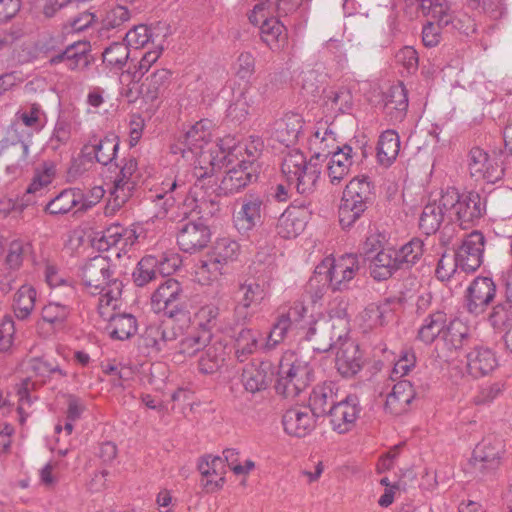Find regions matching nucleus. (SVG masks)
Listing matches in <instances>:
<instances>
[{
    "mask_svg": "<svg viewBox=\"0 0 512 512\" xmlns=\"http://www.w3.org/2000/svg\"><path fill=\"white\" fill-rule=\"evenodd\" d=\"M261 334L257 330L243 327L234 336L235 357L244 362L254 354L258 348Z\"/></svg>",
    "mask_w": 512,
    "mask_h": 512,
    "instance_id": "c03bdc74",
    "label": "nucleus"
},
{
    "mask_svg": "<svg viewBox=\"0 0 512 512\" xmlns=\"http://www.w3.org/2000/svg\"><path fill=\"white\" fill-rule=\"evenodd\" d=\"M211 253L227 266L238 258L240 245L229 237H223L215 242Z\"/></svg>",
    "mask_w": 512,
    "mask_h": 512,
    "instance_id": "0e129e2a",
    "label": "nucleus"
},
{
    "mask_svg": "<svg viewBox=\"0 0 512 512\" xmlns=\"http://www.w3.org/2000/svg\"><path fill=\"white\" fill-rule=\"evenodd\" d=\"M400 151V137L395 130L388 129L381 133L377 143V160L380 165L389 167L396 160Z\"/></svg>",
    "mask_w": 512,
    "mask_h": 512,
    "instance_id": "37998d69",
    "label": "nucleus"
},
{
    "mask_svg": "<svg viewBox=\"0 0 512 512\" xmlns=\"http://www.w3.org/2000/svg\"><path fill=\"white\" fill-rule=\"evenodd\" d=\"M219 149L222 153V158L219 161H228L232 164L235 161H239L246 166H254V170L259 173V164L257 160L262 154L263 142L259 137H251V140L244 143L238 144L233 147H228L227 151L224 148L223 143L219 145Z\"/></svg>",
    "mask_w": 512,
    "mask_h": 512,
    "instance_id": "4be33fe9",
    "label": "nucleus"
},
{
    "mask_svg": "<svg viewBox=\"0 0 512 512\" xmlns=\"http://www.w3.org/2000/svg\"><path fill=\"white\" fill-rule=\"evenodd\" d=\"M468 169L476 181L496 183L504 176V168L496 158H491L484 150L474 147L468 155Z\"/></svg>",
    "mask_w": 512,
    "mask_h": 512,
    "instance_id": "dca6fc26",
    "label": "nucleus"
},
{
    "mask_svg": "<svg viewBox=\"0 0 512 512\" xmlns=\"http://www.w3.org/2000/svg\"><path fill=\"white\" fill-rule=\"evenodd\" d=\"M101 317L108 321L105 330L112 339L124 341L137 332V320L132 314L113 313L107 315L104 311V316Z\"/></svg>",
    "mask_w": 512,
    "mask_h": 512,
    "instance_id": "72a5a7b5",
    "label": "nucleus"
},
{
    "mask_svg": "<svg viewBox=\"0 0 512 512\" xmlns=\"http://www.w3.org/2000/svg\"><path fill=\"white\" fill-rule=\"evenodd\" d=\"M216 158L210 161L212 168L210 171L204 170L201 167L199 172H196L194 176L197 178L193 186L189 187L184 180L179 176L174 179H168L162 182L163 192L152 196L153 201L164 200L162 208L164 212H167L176 202L182 201L184 208L190 212H196L197 214L204 213V207L208 205V201L205 199L202 192L204 178L210 177L216 166Z\"/></svg>",
    "mask_w": 512,
    "mask_h": 512,
    "instance_id": "7ed1b4c3",
    "label": "nucleus"
},
{
    "mask_svg": "<svg viewBox=\"0 0 512 512\" xmlns=\"http://www.w3.org/2000/svg\"><path fill=\"white\" fill-rule=\"evenodd\" d=\"M373 185L366 178H354L345 187L338 210L342 228H350L373 203Z\"/></svg>",
    "mask_w": 512,
    "mask_h": 512,
    "instance_id": "39448f33",
    "label": "nucleus"
},
{
    "mask_svg": "<svg viewBox=\"0 0 512 512\" xmlns=\"http://www.w3.org/2000/svg\"><path fill=\"white\" fill-rule=\"evenodd\" d=\"M307 164L308 161L302 152L292 150L283 158L281 171L289 182H293Z\"/></svg>",
    "mask_w": 512,
    "mask_h": 512,
    "instance_id": "680f3d73",
    "label": "nucleus"
},
{
    "mask_svg": "<svg viewBox=\"0 0 512 512\" xmlns=\"http://www.w3.org/2000/svg\"><path fill=\"white\" fill-rule=\"evenodd\" d=\"M496 296V285L489 277H476L468 286L465 295L467 311L479 316L483 314Z\"/></svg>",
    "mask_w": 512,
    "mask_h": 512,
    "instance_id": "2eb2a0df",
    "label": "nucleus"
},
{
    "mask_svg": "<svg viewBox=\"0 0 512 512\" xmlns=\"http://www.w3.org/2000/svg\"><path fill=\"white\" fill-rule=\"evenodd\" d=\"M330 257H326L319 263L313 275L310 277L306 290L311 295L313 302H317L323 297L327 289H332V279L330 271Z\"/></svg>",
    "mask_w": 512,
    "mask_h": 512,
    "instance_id": "ea45409f",
    "label": "nucleus"
},
{
    "mask_svg": "<svg viewBox=\"0 0 512 512\" xmlns=\"http://www.w3.org/2000/svg\"><path fill=\"white\" fill-rule=\"evenodd\" d=\"M487 202V195L476 190L460 193L455 188H448L441 194L447 217L464 230L479 225L487 213Z\"/></svg>",
    "mask_w": 512,
    "mask_h": 512,
    "instance_id": "f03ea898",
    "label": "nucleus"
},
{
    "mask_svg": "<svg viewBox=\"0 0 512 512\" xmlns=\"http://www.w3.org/2000/svg\"><path fill=\"white\" fill-rule=\"evenodd\" d=\"M103 63L113 69H122L130 56V50L126 43L113 42L103 54Z\"/></svg>",
    "mask_w": 512,
    "mask_h": 512,
    "instance_id": "13d9d810",
    "label": "nucleus"
},
{
    "mask_svg": "<svg viewBox=\"0 0 512 512\" xmlns=\"http://www.w3.org/2000/svg\"><path fill=\"white\" fill-rule=\"evenodd\" d=\"M264 200L260 195L247 194L242 199L240 210L234 216L236 229L244 234L263 222Z\"/></svg>",
    "mask_w": 512,
    "mask_h": 512,
    "instance_id": "aec40b11",
    "label": "nucleus"
},
{
    "mask_svg": "<svg viewBox=\"0 0 512 512\" xmlns=\"http://www.w3.org/2000/svg\"><path fill=\"white\" fill-rule=\"evenodd\" d=\"M24 127L19 121L14 120L8 127L5 138L6 146H11L20 153L16 165L21 169L28 165L29 146L32 137V131H26Z\"/></svg>",
    "mask_w": 512,
    "mask_h": 512,
    "instance_id": "f704fd0d",
    "label": "nucleus"
},
{
    "mask_svg": "<svg viewBox=\"0 0 512 512\" xmlns=\"http://www.w3.org/2000/svg\"><path fill=\"white\" fill-rule=\"evenodd\" d=\"M137 240L134 230L127 229L119 224H113L103 230L99 238L94 239V246L98 250H109L112 247H118L119 251H126ZM120 256V252H117Z\"/></svg>",
    "mask_w": 512,
    "mask_h": 512,
    "instance_id": "bb28decb",
    "label": "nucleus"
},
{
    "mask_svg": "<svg viewBox=\"0 0 512 512\" xmlns=\"http://www.w3.org/2000/svg\"><path fill=\"white\" fill-rule=\"evenodd\" d=\"M313 155L306 167L298 174L293 182L296 183L297 192L302 195H309L316 189L317 181L321 174V167Z\"/></svg>",
    "mask_w": 512,
    "mask_h": 512,
    "instance_id": "3c124183",
    "label": "nucleus"
},
{
    "mask_svg": "<svg viewBox=\"0 0 512 512\" xmlns=\"http://www.w3.org/2000/svg\"><path fill=\"white\" fill-rule=\"evenodd\" d=\"M81 276L87 292L99 296L97 306L100 316H104L105 307H116L123 284L116 266L108 257L98 255L89 259L82 268Z\"/></svg>",
    "mask_w": 512,
    "mask_h": 512,
    "instance_id": "f257e3e1",
    "label": "nucleus"
},
{
    "mask_svg": "<svg viewBox=\"0 0 512 512\" xmlns=\"http://www.w3.org/2000/svg\"><path fill=\"white\" fill-rule=\"evenodd\" d=\"M226 351L225 346L221 342L208 344L201 351L198 359V370L200 373L209 375L218 372L225 363Z\"/></svg>",
    "mask_w": 512,
    "mask_h": 512,
    "instance_id": "a19ab883",
    "label": "nucleus"
},
{
    "mask_svg": "<svg viewBox=\"0 0 512 512\" xmlns=\"http://www.w3.org/2000/svg\"><path fill=\"white\" fill-rule=\"evenodd\" d=\"M317 416L308 406H295L285 411L282 416L284 431L294 437L302 438L316 427Z\"/></svg>",
    "mask_w": 512,
    "mask_h": 512,
    "instance_id": "412c9836",
    "label": "nucleus"
},
{
    "mask_svg": "<svg viewBox=\"0 0 512 512\" xmlns=\"http://www.w3.org/2000/svg\"><path fill=\"white\" fill-rule=\"evenodd\" d=\"M44 115L41 106L33 103L28 108L18 111L15 115V120L19 121L22 126L29 128L32 132L40 131L44 126L42 122V116Z\"/></svg>",
    "mask_w": 512,
    "mask_h": 512,
    "instance_id": "69168bd1",
    "label": "nucleus"
},
{
    "mask_svg": "<svg viewBox=\"0 0 512 512\" xmlns=\"http://www.w3.org/2000/svg\"><path fill=\"white\" fill-rule=\"evenodd\" d=\"M428 385L415 386L409 380H399L387 395L385 410L392 415H401L410 409L414 400L423 398Z\"/></svg>",
    "mask_w": 512,
    "mask_h": 512,
    "instance_id": "9b49d317",
    "label": "nucleus"
},
{
    "mask_svg": "<svg viewBox=\"0 0 512 512\" xmlns=\"http://www.w3.org/2000/svg\"><path fill=\"white\" fill-rule=\"evenodd\" d=\"M70 314L71 308L68 305L54 301L44 305L40 312L42 322L48 324L54 331L65 328Z\"/></svg>",
    "mask_w": 512,
    "mask_h": 512,
    "instance_id": "a18cd8bd",
    "label": "nucleus"
},
{
    "mask_svg": "<svg viewBox=\"0 0 512 512\" xmlns=\"http://www.w3.org/2000/svg\"><path fill=\"white\" fill-rule=\"evenodd\" d=\"M177 230V244L183 252H198L210 242V230L200 220H182L178 223Z\"/></svg>",
    "mask_w": 512,
    "mask_h": 512,
    "instance_id": "ddd939ff",
    "label": "nucleus"
},
{
    "mask_svg": "<svg viewBox=\"0 0 512 512\" xmlns=\"http://www.w3.org/2000/svg\"><path fill=\"white\" fill-rule=\"evenodd\" d=\"M160 327L158 324H150L146 327L139 339V346L145 349L147 355L162 352Z\"/></svg>",
    "mask_w": 512,
    "mask_h": 512,
    "instance_id": "338daca9",
    "label": "nucleus"
},
{
    "mask_svg": "<svg viewBox=\"0 0 512 512\" xmlns=\"http://www.w3.org/2000/svg\"><path fill=\"white\" fill-rule=\"evenodd\" d=\"M304 120L298 113H287L273 123L271 137L289 147L296 144L302 132Z\"/></svg>",
    "mask_w": 512,
    "mask_h": 512,
    "instance_id": "cd10ccee",
    "label": "nucleus"
},
{
    "mask_svg": "<svg viewBox=\"0 0 512 512\" xmlns=\"http://www.w3.org/2000/svg\"><path fill=\"white\" fill-rule=\"evenodd\" d=\"M471 334L469 327L459 319H453L446 322L442 334V340L450 349H460L470 340Z\"/></svg>",
    "mask_w": 512,
    "mask_h": 512,
    "instance_id": "09e8293b",
    "label": "nucleus"
},
{
    "mask_svg": "<svg viewBox=\"0 0 512 512\" xmlns=\"http://www.w3.org/2000/svg\"><path fill=\"white\" fill-rule=\"evenodd\" d=\"M261 39L271 49H278L287 38L286 28L278 18H265L260 25Z\"/></svg>",
    "mask_w": 512,
    "mask_h": 512,
    "instance_id": "603ef678",
    "label": "nucleus"
},
{
    "mask_svg": "<svg viewBox=\"0 0 512 512\" xmlns=\"http://www.w3.org/2000/svg\"><path fill=\"white\" fill-rule=\"evenodd\" d=\"M37 292L30 285H22L14 296L13 310L19 320L27 319L35 306Z\"/></svg>",
    "mask_w": 512,
    "mask_h": 512,
    "instance_id": "5fc2aeb1",
    "label": "nucleus"
},
{
    "mask_svg": "<svg viewBox=\"0 0 512 512\" xmlns=\"http://www.w3.org/2000/svg\"><path fill=\"white\" fill-rule=\"evenodd\" d=\"M139 180L138 163L133 157L121 161L120 171L113 181L105 215L112 216L133 196Z\"/></svg>",
    "mask_w": 512,
    "mask_h": 512,
    "instance_id": "423d86ee",
    "label": "nucleus"
},
{
    "mask_svg": "<svg viewBox=\"0 0 512 512\" xmlns=\"http://www.w3.org/2000/svg\"><path fill=\"white\" fill-rule=\"evenodd\" d=\"M91 148V151L87 154H94L96 161L102 165L110 164L116 157V153L119 148V141L117 136L110 135L98 142L95 140L92 145H85L83 151L86 152Z\"/></svg>",
    "mask_w": 512,
    "mask_h": 512,
    "instance_id": "8fccbe9b",
    "label": "nucleus"
},
{
    "mask_svg": "<svg viewBox=\"0 0 512 512\" xmlns=\"http://www.w3.org/2000/svg\"><path fill=\"white\" fill-rule=\"evenodd\" d=\"M445 215L447 212L442 207L440 198L438 204L433 202L425 205L420 216L419 226L425 234L431 235L439 229Z\"/></svg>",
    "mask_w": 512,
    "mask_h": 512,
    "instance_id": "864d4df0",
    "label": "nucleus"
},
{
    "mask_svg": "<svg viewBox=\"0 0 512 512\" xmlns=\"http://www.w3.org/2000/svg\"><path fill=\"white\" fill-rule=\"evenodd\" d=\"M55 175L56 165L54 162H44L41 166L35 169L34 176L26 189V193L33 194L48 186L53 181Z\"/></svg>",
    "mask_w": 512,
    "mask_h": 512,
    "instance_id": "052dcab7",
    "label": "nucleus"
},
{
    "mask_svg": "<svg viewBox=\"0 0 512 512\" xmlns=\"http://www.w3.org/2000/svg\"><path fill=\"white\" fill-rule=\"evenodd\" d=\"M219 316V308L213 304L202 306L195 314L197 329L199 331H208L212 334V330L217 325Z\"/></svg>",
    "mask_w": 512,
    "mask_h": 512,
    "instance_id": "774afa93",
    "label": "nucleus"
},
{
    "mask_svg": "<svg viewBox=\"0 0 512 512\" xmlns=\"http://www.w3.org/2000/svg\"><path fill=\"white\" fill-rule=\"evenodd\" d=\"M369 271L371 277L376 281H384L401 270L397 263V253L394 249L380 250L369 260Z\"/></svg>",
    "mask_w": 512,
    "mask_h": 512,
    "instance_id": "c9c22d12",
    "label": "nucleus"
},
{
    "mask_svg": "<svg viewBox=\"0 0 512 512\" xmlns=\"http://www.w3.org/2000/svg\"><path fill=\"white\" fill-rule=\"evenodd\" d=\"M224 273L225 265L210 253L197 266L196 278L200 284L209 285Z\"/></svg>",
    "mask_w": 512,
    "mask_h": 512,
    "instance_id": "6e6d98bb",
    "label": "nucleus"
},
{
    "mask_svg": "<svg viewBox=\"0 0 512 512\" xmlns=\"http://www.w3.org/2000/svg\"><path fill=\"white\" fill-rule=\"evenodd\" d=\"M408 91L403 83L393 85L386 96L385 109L394 122H401L408 109Z\"/></svg>",
    "mask_w": 512,
    "mask_h": 512,
    "instance_id": "79ce46f5",
    "label": "nucleus"
},
{
    "mask_svg": "<svg viewBox=\"0 0 512 512\" xmlns=\"http://www.w3.org/2000/svg\"><path fill=\"white\" fill-rule=\"evenodd\" d=\"M198 470L202 475V485L207 492H214L224 483V461L219 456H205L199 464Z\"/></svg>",
    "mask_w": 512,
    "mask_h": 512,
    "instance_id": "2f4dec72",
    "label": "nucleus"
},
{
    "mask_svg": "<svg viewBox=\"0 0 512 512\" xmlns=\"http://www.w3.org/2000/svg\"><path fill=\"white\" fill-rule=\"evenodd\" d=\"M339 345L336 348L335 366L337 371L346 378L353 377L363 367V357L355 341L338 335Z\"/></svg>",
    "mask_w": 512,
    "mask_h": 512,
    "instance_id": "6ab92c4d",
    "label": "nucleus"
},
{
    "mask_svg": "<svg viewBox=\"0 0 512 512\" xmlns=\"http://www.w3.org/2000/svg\"><path fill=\"white\" fill-rule=\"evenodd\" d=\"M329 265L333 291L347 290L349 283L360 269L358 257L355 254H345L338 258L330 257Z\"/></svg>",
    "mask_w": 512,
    "mask_h": 512,
    "instance_id": "5701e85b",
    "label": "nucleus"
},
{
    "mask_svg": "<svg viewBox=\"0 0 512 512\" xmlns=\"http://www.w3.org/2000/svg\"><path fill=\"white\" fill-rule=\"evenodd\" d=\"M176 267V264L170 265L169 259L159 260L152 255L143 257L133 271V281L143 287L157 277V273L170 274Z\"/></svg>",
    "mask_w": 512,
    "mask_h": 512,
    "instance_id": "c756f323",
    "label": "nucleus"
},
{
    "mask_svg": "<svg viewBox=\"0 0 512 512\" xmlns=\"http://www.w3.org/2000/svg\"><path fill=\"white\" fill-rule=\"evenodd\" d=\"M212 334L208 331L195 329L184 336L177 344V353L185 357H193L211 342Z\"/></svg>",
    "mask_w": 512,
    "mask_h": 512,
    "instance_id": "de8ad7c7",
    "label": "nucleus"
},
{
    "mask_svg": "<svg viewBox=\"0 0 512 512\" xmlns=\"http://www.w3.org/2000/svg\"><path fill=\"white\" fill-rule=\"evenodd\" d=\"M314 380V368L311 357L301 352L283 353L278 369L275 389L285 398H294L305 390Z\"/></svg>",
    "mask_w": 512,
    "mask_h": 512,
    "instance_id": "20e7f679",
    "label": "nucleus"
},
{
    "mask_svg": "<svg viewBox=\"0 0 512 512\" xmlns=\"http://www.w3.org/2000/svg\"><path fill=\"white\" fill-rule=\"evenodd\" d=\"M314 155L316 160L330 156V163L350 171L352 165L360 156L365 157V151L358 141L350 140L342 146H337L333 151L323 149L315 152Z\"/></svg>",
    "mask_w": 512,
    "mask_h": 512,
    "instance_id": "7c9ffc66",
    "label": "nucleus"
},
{
    "mask_svg": "<svg viewBox=\"0 0 512 512\" xmlns=\"http://www.w3.org/2000/svg\"><path fill=\"white\" fill-rule=\"evenodd\" d=\"M466 367L473 378H480L491 374L498 367L495 352L483 345L474 346L466 354Z\"/></svg>",
    "mask_w": 512,
    "mask_h": 512,
    "instance_id": "a878e982",
    "label": "nucleus"
},
{
    "mask_svg": "<svg viewBox=\"0 0 512 512\" xmlns=\"http://www.w3.org/2000/svg\"><path fill=\"white\" fill-rule=\"evenodd\" d=\"M489 322L495 329L499 330L506 331L512 327V301L510 297L493 307L489 315Z\"/></svg>",
    "mask_w": 512,
    "mask_h": 512,
    "instance_id": "e2e57ef3",
    "label": "nucleus"
},
{
    "mask_svg": "<svg viewBox=\"0 0 512 512\" xmlns=\"http://www.w3.org/2000/svg\"><path fill=\"white\" fill-rule=\"evenodd\" d=\"M447 315L443 311H436L427 315L418 330L417 338L425 344H431L438 336L442 337Z\"/></svg>",
    "mask_w": 512,
    "mask_h": 512,
    "instance_id": "49530a36",
    "label": "nucleus"
},
{
    "mask_svg": "<svg viewBox=\"0 0 512 512\" xmlns=\"http://www.w3.org/2000/svg\"><path fill=\"white\" fill-rule=\"evenodd\" d=\"M337 387L333 382H323L316 385L309 398V408L319 417L329 415V408L337 404Z\"/></svg>",
    "mask_w": 512,
    "mask_h": 512,
    "instance_id": "58836bf2",
    "label": "nucleus"
},
{
    "mask_svg": "<svg viewBox=\"0 0 512 512\" xmlns=\"http://www.w3.org/2000/svg\"><path fill=\"white\" fill-rule=\"evenodd\" d=\"M485 236L479 230L467 234L456 249L455 266L466 273L475 272L483 262Z\"/></svg>",
    "mask_w": 512,
    "mask_h": 512,
    "instance_id": "9d476101",
    "label": "nucleus"
},
{
    "mask_svg": "<svg viewBox=\"0 0 512 512\" xmlns=\"http://www.w3.org/2000/svg\"><path fill=\"white\" fill-rule=\"evenodd\" d=\"M307 328L306 338L313 343V349L318 352H328L339 345L338 339L334 341V325L329 320L314 321Z\"/></svg>",
    "mask_w": 512,
    "mask_h": 512,
    "instance_id": "473e14b6",
    "label": "nucleus"
},
{
    "mask_svg": "<svg viewBox=\"0 0 512 512\" xmlns=\"http://www.w3.org/2000/svg\"><path fill=\"white\" fill-rule=\"evenodd\" d=\"M361 412L360 400L356 394H349L329 408L330 424L339 434L347 433L355 425Z\"/></svg>",
    "mask_w": 512,
    "mask_h": 512,
    "instance_id": "f3484780",
    "label": "nucleus"
},
{
    "mask_svg": "<svg viewBox=\"0 0 512 512\" xmlns=\"http://www.w3.org/2000/svg\"><path fill=\"white\" fill-rule=\"evenodd\" d=\"M184 298L181 284L176 279L169 278L152 294L151 307L154 312L172 318L183 310Z\"/></svg>",
    "mask_w": 512,
    "mask_h": 512,
    "instance_id": "1a4fd4ad",
    "label": "nucleus"
},
{
    "mask_svg": "<svg viewBox=\"0 0 512 512\" xmlns=\"http://www.w3.org/2000/svg\"><path fill=\"white\" fill-rule=\"evenodd\" d=\"M273 375V365L270 361H262L258 364L251 363L244 367L241 382L247 392L255 394L269 387Z\"/></svg>",
    "mask_w": 512,
    "mask_h": 512,
    "instance_id": "393cba45",
    "label": "nucleus"
},
{
    "mask_svg": "<svg viewBox=\"0 0 512 512\" xmlns=\"http://www.w3.org/2000/svg\"><path fill=\"white\" fill-rule=\"evenodd\" d=\"M388 312H390L388 303H370L360 313L359 317L366 328L372 329L384 325Z\"/></svg>",
    "mask_w": 512,
    "mask_h": 512,
    "instance_id": "bf43d9fd",
    "label": "nucleus"
},
{
    "mask_svg": "<svg viewBox=\"0 0 512 512\" xmlns=\"http://www.w3.org/2000/svg\"><path fill=\"white\" fill-rule=\"evenodd\" d=\"M171 71L165 68L156 69L142 82L139 93L145 102H154L159 99L171 82Z\"/></svg>",
    "mask_w": 512,
    "mask_h": 512,
    "instance_id": "4c0bfd02",
    "label": "nucleus"
},
{
    "mask_svg": "<svg viewBox=\"0 0 512 512\" xmlns=\"http://www.w3.org/2000/svg\"><path fill=\"white\" fill-rule=\"evenodd\" d=\"M421 8L423 10L428 9V14L439 22L440 25H451L466 35L475 32V25L468 17H465V19L469 25L464 27L463 21L460 18L454 17L449 13L447 0H421Z\"/></svg>",
    "mask_w": 512,
    "mask_h": 512,
    "instance_id": "c85d7f7f",
    "label": "nucleus"
},
{
    "mask_svg": "<svg viewBox=\"0 0 512 512\" xmlns=\"http://www.w3.org/2000/svg\"><path fill=\"white\" fill-rule=\"evenodd\" d=\"M502 445L500 441H492L489 438L483 439L473 450L470 464L474 471L482 474L496 470L500 464Z\"/></svg>",
    "mask_w": 512,
    "mask_h": 512,
    "instance_id": "b1692460",
    "label": "nucleus"
},
{
    "mask_svg": "<svg viewBox=\"0 0 512 512\" xmlns=\"http://www.w3.org/2000/svg\"><path fill=\"white\" fill-rule=\"evenodd\" d=\"M424 243L419 238H413L400 249L395 250L397 253L398 264L402 269H409L416 264L423 255Z\"/></svg>",
    "mask_w": 512,
    "mask_h": 512,
    "instance_id": "4d7b16f0",
    "label": "nucleus"
},
{
    "mask_svg": "<svg viewBox=\"0 0 512 512\" xmlns=\"http://www.w3.org/2000/svg\"><path fill=\"white\" fill-rule=\"evenodd\" d=\"M307 309L301 302H295L290 307L279 311L270 333L268 334L265 347L270 350L282 343L289 332L306 329Z\"/></svg>",
    "mask_w": 512,
    "mask_h": 512,
    "instance_id": "0eeeda50",
    "label": "nucleus"
},
{
    "mask_svg": "<svg viewBox=\"0 0 512 512\" xmlns=\"http://www.w3.org/2000/svg\"><path fill=\"white\" fill-rule=\"evenodd\" d=\"M227 167L218 187L220 195L229 196L238 193L258 178L259 173L254 170V166H246L234 160L232 164L227 162Z\"/></svg>",
    "mask_w": 512,
    "mask_h": 512,
    "instance_id": "a211bd4d",
    "label": "nucleus"
},
{
    "mask_svg": "<svg viewBox=\"0 0 512 512\" xmlns=\"http://www.w3.org/2000/svg\"><path fill=\"white\" fill-rule=\"evenodd\" d=\"M56 43L57 41L51 38L43 45L46 53L56 52L49 58L50 65L64 63L66 68L72 71L84 70L90 65L91 55L88 42H74L63 50L58 49Z\"/></svg>",
    "mask_w": 512,
    "mask_h": 512,
    "instance_id": "6e6552de",
    "label": "nucleus"
},
{
    "mask_svg": "<svg viewBox=\"0 0 512 512\" xmlns=\"http://www.w3.org/2000/svg\"><path fill=\"white\" fill-rule=\"evenodd\" d=\"M210 126L211 123L208 120L196 122L178 139L177 143L171 146L172 153H180L184 158L188 157V153L203 156V149L211 139Z\"/></svg>",
    "mask_w": 512,
    "mask_h": 512,
    "instance_id": "4468645a",
    "label": "nucleus"
},
{
    "mask_svg": "<svg viewBox=\"0 0 512 512\" xmlns=\"http://www.w3.org/2000/svg\"><path fill=\"white\" fill-rule=\"evenodd\" d=\"M84 192L79 188H66L52 198L44 207L45 213L58 216L69 213L73 208H80Z\"/></svg>",
    "mask_w": 512,
    "mask_h": 512,
    "instance_id": "e433bc0d",
    "label": "nucleus"
},
{
    "mask_svg": "<svg viewBox=\"0 0 512 512\" xmlns=\"http://www.w3.org/2000/svg\"><path fill=\"white\" fill-rule=\"evenodd\" d=\"M264 299L263 287L254 280H245L240 283L233 293L234 319L236 322L250 320L253 313L250 309L261 304Z\"/></svg>",
    "mask_w": 512,
    "mask_h": 512,
    "instance_id": "f8f14e48",
    "label": "nucleus"
}]
</instances>
